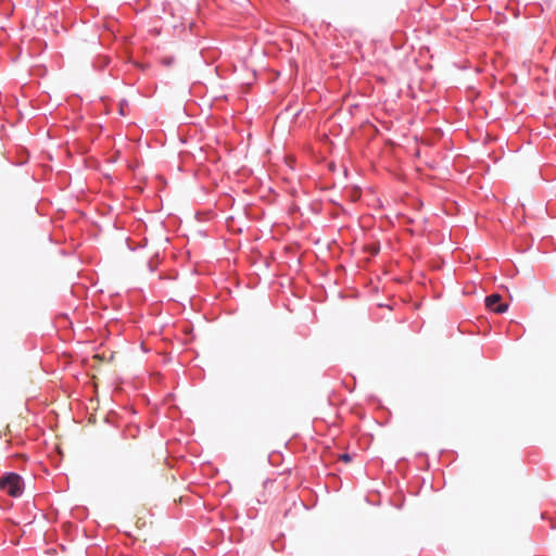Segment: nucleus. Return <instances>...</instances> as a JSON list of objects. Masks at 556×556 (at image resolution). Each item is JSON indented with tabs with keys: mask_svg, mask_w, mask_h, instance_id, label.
Returning a JSON list of instances; mask_svg holds the SVG:
<instances>
[{
	"mask_svg": "<svg viewBox=\"0 0 556 556\" xmlns=\"http://www.w3.org/2000/svg\"><path fill=\"white\" fill-rule=\"evenodd\" d=\"M340 459L348 463L351 460V456L349 454H342L340 455Z\"/></svg>",
	"mask_w": 556,
	"mask_h": 556,
	"instance_id": "3",
	"label": "nucleus"
},
{
	"mask_svg": "<svg viewBox=\"0 0 556 556\" xmlns=\"http://www.w3.org/2000/svg\"><path fill=\"white\" fill-rule=\"evenodd\" d=\"M502 296L500 294H491L485 298V306L497 314L504 313L508 308L507 303H501Z\"/></svg>",
	"mask_w": 556,
	"mask_h": 556,
	"instance_id": "2",
	"label": "nucleus"
},
{
	"mask_svg": "<svg viewBox=\"0 0 556 556\" xmlns=\"http://www.w3.org/2000/svg\"><path fill=\"white\" fill-rule=\"evenodd\" d=\"M0 490L13 497L23 493L22 479L17 473L10 472L0 478Z\"/></svg>",
	"mask_w": 556,
	"mask_h": 556,
	"instance_id": "1",
	"label": "nucleus"
},
{
	"mask_svg": "<svg viewBox=\"0 0 556 556\" xmlns=\"http://www.w3.org/2000/svg\"><path fill=\"white\" fill-rule=\"evenodd\" d=\"M162 63L169 66L172 63H173V59L172 58H165L162 60Z\"/></svg>",
	"mask_w": 556,
	"mask_h": 556,
	"instance_id": "4",
	"label": "nucleus"
}]
</instances>
